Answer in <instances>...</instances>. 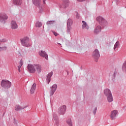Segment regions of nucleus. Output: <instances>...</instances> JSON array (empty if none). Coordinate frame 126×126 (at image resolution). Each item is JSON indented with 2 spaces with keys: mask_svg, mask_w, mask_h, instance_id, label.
Masks as SVG:
<instances>
[{
  "mask_svg": "<svg viewBox=\"0 0 126 126\" xmlns=\"http://www.w3.org/2000/svg\"><path fill=\"white\" fill-rule=\"evenodd\" d=\"M72 20L71 19H68L67 21V34H70V30H71V25H72Z\"/></svg>",
  "mask_w": 126,
  "mask_h": 126,
  "instance_id": "obj_7",
  "label": "nucleus"
},
{
  "mask_svg": "<svg viewBox=\"0 0 126 126\" xmlns=\"http://www.w3.org/2000/svg\"><path fill=\"white\" fill-rule=\"evenodd\" d=\"M46 0H43V3L44 4L46 3Z\"/></svg>",
  "mask_w": 126,
  "mask_h": 126,
  "instance_id": "obj_37",
  "label": "nucleus"
},
{
  "mask_svg": "<svg viewBox=\"0 0 126 126\" xmlns=\"http://www.w3.org/2000/svg\"><path fill=\"white\" fill-rule=\"evenodd\" d=\"M101 30H102V28L100 26H97L94 29V34H99L100 32H101Z\"/></svg>",
  "mask_w": 126,
  "mask_h": 126,
  "instance_id": "obj_16",
  "label": "nucleus"
},
{
  "mask_svg": "<svg viewBox=\"0 0 126 126\" xmlns=\"http://www.w3.org/2000/svg\"><path fill=\"white\" fill-rule=\"evenodd\" d=\"M76 18H77V19L79 18V15L78 14V13H77V14H76Z\"/></svg>",
  "mask_w": 126,
  "mask_h": 126,
  "instance_id": "obj_35",
  "label": "nucleus"
},
{
  "mask_svg": "<svg viewBox=\"0 0 126 126\" xmlns=\"http://www.w3.org/2000/svg\"><path fill=\"white\" fill-rule=\"evenodd\" d=\"M1 86L3 87V88H4V89H8V88H10L11 86V82L8 80L5 81L2 80L1 82Z\"/></svg>",
  "mask_w": 126,
  "mask_h": 126,
  "instance_id": "obj_4",
  "label": "nucleus"
},
{
  "mask_svg": "<svg viewBox=\"0 0 126 126\" xmlns=\"http://www.w3.org/2000/svg\"><path fill=\"white\" fill-rule=\"evenodd\" d=\"M4 42H6V39H2L0 40V43H4Z\"/></svg>",
  "mask_w": 126,
  "mask_h": 126,
  "instance_id": "obj_31",
  "label": "nucleus"
},
{
  "mask_svg": "<svg viewBox=\"0 0 126 126\" xmlns=\"http://www.w3.org/2000/svg\"><path fill=\"white\" fill-rule=\"evenodd\" d=\"M96 112H97V107H95V108L94 109V110H93V114H94V116H95V115H96Z\"/></svg>",
  "mask_w": 126,
  "mask_h": 126,
  "instance_id": "obj_29",
  "label": "nucleus"
},
{
  "mask_svg": "<svg viewBox=\"0 0 126 126\" xmlns=\"http://www.w3.org/2000/svg\"><path fill=\"white\" fill-rule=\"evenodd\" d=\"M83 25L82 26V29H87V30H88L89 29V26H88V25H87V23L84 21H82Z\"/></svg>",
  "mask_w": 126,
  "mask_h": 126,
  "instance_id": "obj_20",
  "label": "nucleus"
},
{
  "mask_svg": "<svg viewBox=\"0 0 126 126\" xmlns=\"http://www.w3.org/2000/svg\"><path fill=\"white\" fill-rule=\"evenodd\" d=\"M36 89V84L34 83L31 89V94H33L34 92H35V90Z\"/></svg>",
  "mask_w": 126,
  "mask_h": 126,
  "instance_id": "obj_21",
  "label": "nucleus"
},
{
  "mask_svg": "<svg viewBox=\"0 0 126 126\" xmlns=\"http://www.w3.org/2000/svg\"><path fill=\"white\" fill-rule=\"evenodd\" d=\"M118 115H119V112L117 111V110H113L111 111L110 115L111 120H115Z\"/></svg>",
  "mask_w": 126,
  "mask_h": 126,
  "instance_id": "obj_11",
  "label": "nucleus"
},
{
  "mask_svg": "<svg viewBox=\"0 0 126 126\" xmlns=\"http://www.w3.org/2000/svg\"><path fill=\"white\" fill-rule=\"evenodd\" d=\"M13 3L15 5H21L22 0H13Z\"/></svg>",
  "mask_w": 126,
  "mask_h": 126,
  "instance_id": "obj_19",
  "label": "nucleus"
},
{
  "mask_svg": "<svg viewBox=\"0 0 126 126\" xmlns=\"http://www.w3.org/2000/svg\"><path fill=\"white\" fill-rule=\"evenodd\" d=\"M21 66H20V65L18 66V70L19 72H20V71H21L20 68H21Z\"/></svg>",
  "mask_w": 126,
  "mask_h": 126,
  "instance_id": "obj_33",
  "label": "nucleus"
},
{
  "mask_svg": "<svg viewBox=\"0 0 126 126\" xmlns=\"http://www.w3.org/2000/svg\"><path fill=\"white\" fill-rule=\"evenodd\" d=\"M66 111V106L63 105L60 107L58 109V114L59 115H64L65 111Z\"/></svg>",
  "mask_w": 126,
  "mask_h": 126,
  "instance_id": "obj_10",
  "label": "nucleus"
},
{
  "mask_svg": "<svg viewBox=\"0 0 126 126\" xmlns=\"http://www.w3.org/2000/svg\"><path fill=\"white\" fill-rule=\"evenodd\" d=\"M69 3V0H63V3L61 5L60 7H62V8H66V7H68Z\"/></svg>",
  "mask_w": 126,
  "mask_h": 126,
  "instance_id": "obj_12",
  "label": "nucleus"
},
{
  "mask_svg": "<svg viewBox=\"0 0 126 126\" xmlns=\"http://www.w3.org/2000/svg\"><path fill=\"white\" fill-rule=\"evenodd\" d=\"M53 119L54 121H57L59 120V117H58V115L56 113H53Z\"/></svg>",
  "mask_w": 126,
  "mask_h": 126,
  "instance_id": "obj_26",
  "label": "nucleus"
},
{
  "mask_svg": "<svg viewBox=\"0 0 126 126\" xmlns=\"http://www.w3.org/2000/svg\"><path fill=\"white\" fill-rule=\"evenodd\" d=\"M77 1H80V2H82V1H85V0H77Z\"/></svg>",
  "mask_w": 126,
  "mask_h": 126,
  "instance_id": "obj_36",
  "label": "nucleus"
},
{
  "mask_svg": "<svg viewBox=\"0 0 126 126\" xmlns=\"http://www.w3.org/2000/svg\"><path fill=\"white\" fill-rule=\"evenodd\" d=\"M11 27L12 29H17L18 26H17V24H16V22L12 21L11 22Z\"/></svg>",
  "mask_w": 126,
  "mask_h": 126,
  "instance_id": "obj_18",
  "label": "nucleus"
},
{
  "mask_svg": "<svg viewBox=\"0 0 126 126\" xmlns=\"http://www.w3.org/2000/svg\"><path fill=\"white\" fill-rule=\"evenodd\" d=\"M7 18H8V17L6 14L4 13H0V22L1 23H5V22L7 20Z\"/></svg>",
  "mask_w": 126,
  "mask_h": 126,
  "instance_id": "obj_8",
  "label": "nucleus"
},
{
  "mask_svg": "<svg viewBox=\"0 0 126 126\" xmlns=\"http://www.w3.org/2000/svg\"><path fill=\"white\" fill-rule=\"evenodd\" d=\"M54 126H60V120H55L54 121Z\"/></svg>",
  "mask_w": 126,
  "mask_h": 126,
  "instance_id": "obj_27",
  "label": "nucleus"
},
{
  "mask_svg": "<svg viewBox=\"0 0 126 126\" xmlns=\"http://www.w3.org/2000/svg\"><path fill=\"white\" fill-rule=\"evenodd\" d=\"M67 74H68V72H67Z\"/></svg>",
  "mask_w": 126,
  "mask_h": 126,
  "instance_id": "obj_40",
  "label": "nucleus"
},
{
  "mask_svg": "<svg viewBox=\"0 0 126 126\" xmlns=\"http://www.w3.org/2000/svg\"><path fill=\"white\" fill-rule=\"evenodd\" d=\"M53 34L54 35H55V36H58V33L56 32H53Z\"/></svg>",
  "mask_w": 126,
  "mask_h": 126,
  "instance_id": "obj_34",
  "label": "nucleus"
},
{
  "mask_svg": "<svg viewBox=\"0 0 126 126\" xmlns=\"http://www.w3.org/2000/svg\"><path fill=\"white\" fill-rule=\"evenodd\" d=\"M53 74H54V72H53V71H51L48 75H47L46 81L48 84H49V83L51 82V78L52 77V76H53Z\"/></svg>",
  "mask_w": 126,
  "mask_h": 126,
  "instance_id": "obj_15",
  "label": "nucleus"
},
{
  "mask_svg": "<svg viewBox=\"0 0 126 126\" xmlns=\"http://www.w3.org/2000/svg\"><path fill=\"white\" fill-rule=\"evenodd\" d=\"M39 56L42 57L43 58H45L46 60H48L49 59V57L48 56V54L46 53L45 51L41 50L39 53Z\"/></svg>",
  "mask_w": 126,
  "mask_h": 126,
  "instance_id": "obj_13",
  "label": "nucleus"
},
{
  "mask_svg": "<svg viewBox=\"0 0 126 126\" xmlns=\"http://www.w3.org/2000/svg\"><path fill=\"white\" fill-rule=\"evenodd\" d=\"M55 20L48 21L47 22L46 24L47 25H53V24H55Z\"/></svg>",
  "mask_w": 126,
  "mask_h": 126,
  "instance_id": "obj_23",
  "label": "nucleus"
},
{
  "mask_svg": "<svg viewBox=\"0 0 126 126\" xmlns=\"http://www.w3.org/2000/svg\"><path fill=\"white\" fill-rule=\"evenodd\" d=\"M58 88V85L55 84L50 87V91H49L50 96H52L55 94V92L57 91Z\"/></svg>",
  "mask_w": 126,
  "mask_h": 126,
  "instance_id": "obj_9",
  "label": "nucleus"
},
{
  "mask_svg": "<svg viewBox=\"0 0 126 126\" xmlns=\"http://www.w3.org/2000/svg\"><path fill=\"white\" fill-rule=\"evenodd\" d=\"M96 21L99 23L100 25L102 26V27H105V26H107V25H108L107 21L101 16L97 17L96 18Z\"/></svg>",
  "mask_w": 126,
  "mask_h": 126,
  "instance_id": "obj_3",
  "label": "nucleus"
},
{
  "mask_svg": "<svg viewBox=\"0 0 126 126\" xmlns=\"http://www.w3.org/2000/svg\"><path fill=\"white\" fill-rule=\"evenodd\" d=\"M104 94L106 96L107 98V101L109 103H111L114 101V98H113V95L112 94V92L109 89H106L104 90Z\"/></svg>",
  "mask_w": 126,
  "mask_h": 126,
  "instance_id": "obj_2",
  "label": "nucleus"
},
{
  "mask_svg": "<svg viewBox=\"0 0 126 126\" xmlns=\"http://www.w3.org/2000/svg\"><path fill=\"white\" fill-rule=\"evenodd\" d=\"M35 26L36 27H38V28L41 27V26H42V23L40 22H37L35 24Z\"/></svg>",
  "mask_w": 126,
  "mask_h": 126,
  "instance_id": "obj_28",
  "label": "nucleus"
},
{
  "mask_svg": "<svg viewBox=\"0 0 126 126\" xmlns=\"http://www.w3.org/2000/svg\"><path fill=\"white\" fill-rule=\"evenodd\" d=\"M36 69L38 73H40L42 71V66L39 64H28V69L31 73H35Z\"/></svg>",
  "mask_w": 126,
  "mask_h": 126,
  "instance_id": "obj_1",
  "label": "nucleus"
},
{
  "mask_svg": "<svg viewBox=\"0 0 126 126\" xmlns=\"http://www.w3.org/2000/svg\"><path fill=\"white\" fill-rule=\"evenodd\" d=\"M58 45H62L61 43H58Z\"/></svg>",
  "mask_w": 126,
  "mask_h": 126,
  "instance_id": "obj_39",
  "label": "nucleus"
},
{
  "mask_svg": "<svg viewBox=\"0 0 126 126\" xmlns=\"http://www.w3.org/2000/svg\"><path fill=\"white\" fill-rule=\"evenodd\" d=\"M120 46V42L119 41H117L114 46V50H116L117 48H118Z\"/></svg>",
  "mask_w": 126,
  "mask_h": 126,
  "instance_id": "obj_24",
  "label": "nucleus"
},
{
  "mask_svg": "<svg viewBox=\"0 0 126 126\" xmlns=\"http://www.w3.org/2000/svg\"><path fill=\"white\" fill-rule=\"evenodd\" d=\"M20 41L21 45L25 47H26V46L29 44V37L27 36H25L23 38H21Z\"/></svg>",
  "mask_w": 126,
  "mask_h": 126,
  "instance_id": "obj_6",
  "label": "nucleus"
},
{
  "mask_svg": "<svg viewBox=\"0 0 126 126\" xmlns=\"http://www.w3.org/2000/svg\"><path fill=\"white\" fill-rule=\"evenodd\" d=\"M34 5L38 6L41 9V0H32Z\"/></svg>",
  "mask_w": 126,
  "mask_h": 126,
  "instance_id": "obj_14",
  "label": "nucleus"
},
{
  "mask_svg": "<svg viewBox=\"0 0 126 126\" xmlns=\"http://www.w3.org/2000/svg\"><path fill=\"white\" fill-rule=\"evenodd\" d=\"M125 8H126V7H125Z\"/></svg>",
  "mask_w": 126,
  "mask_h": 126,
  "instance_id": "obj_41",
  "label": "nucleus"
},
{
  "mask_svg": "<svg viewBox=\"0 0 126 126\" xmlns=\"http://www.w3.org/2000/svg\"><path fill=\"white\" fill-rule=\"evenodd\" d=\"M28 106H21L19 105H17L15 106V111H21V110H23L24 109H25V108H27Z\"/></svg>",
  "mask_w": 126,
  "mask_h": 126,
  "instance_id": "obj_17",
  "label": "nucleus"
},
{
  "mask_svg": "<svg viewBox=\"0 0 126 126\" xmlns=\"http://www.w3.org/2000/svg\"><path fill=\"white\" fill-rule=\"evenodd\" d=\"M93 58L94 59L95 62L97 63L99 58H100V52L98 49H95L93 53Z\"/></svg>",
  "mask_w": 126,
  "mask_h": 126,
  "instance_id": "obj_5",
  "label": "nucleus"
},
{
  "mask_svg": "<svg viewBox=\"0 0 126 126\" xmlns=\"http://www.w3.org/2000/svg\"><path fill=\"white\" fill-rule=\"evenodd\" d=\"M66 123L69 126H72V122H71V119H68L66 121Z\"/></svg>",
  "mask_w": 126,
  "mask_h": 126,
  "instance_id": "obj_25",
  "label": "nucleus"
},
{
  "mask_svg": "<svg viewBox=\"0 0 126 126\" xmlns=\"http://www.w3.org/2000/svg\"><path fill=\"white\" fill-rule=\"evenodd\" d=\"M19 65L21 66H22V65H23V61H22V60H20Z\"/></svg>",
  "mask_w": 126,
  "mask_h": 126,
  "instance_id": "obj_32",
  "label": "nucleus"
},
{
  "mask_svg": "<svg viewBox=\"0 0 126 126\" xmlns=\"http://www.w3.org/2000/svg\"><path fill=\"white\" fill-rule=\"evenodd\" d=\"M117 72L116 70L114 72H112L110 73V76H111L112 80H114V79H115V78H116V74H117Z\"/></svg>",
  "mask_w": 126,
  "mask_h": 126,
  "instance_id": "obj_22",
  "label": "nucleus"
},
{
  "mask_svg": "<svg viewBox=\"0 0 126 126\" xmlns=\"http://www.w3.org/2000/svg\"><path fill=\"white\" fill-rule=\"evenodd\" d=\"M3 50H6V47H5V46L2 47H0V51H3Z\"/></svg>",
  "mask_w": 126,
  "mask_h": 126,
  "instance_id": "obj_30",
  "label": "nucleus"
},
{
  "mask_svg": "<svg viewBox=\"0 0 126 126\" xmlns=\"http://www.w3.org/2000/svg\"><path fill=\"white\" fill-rule=\"evenodd\" d=\"M126 106H124L123 109H126Z\"/></svg>",
  "mask_w": 126,
  "mask_h": 126,
  "instance_id": "obj_38",
  "label": "nucleus"
}]
</instances>
